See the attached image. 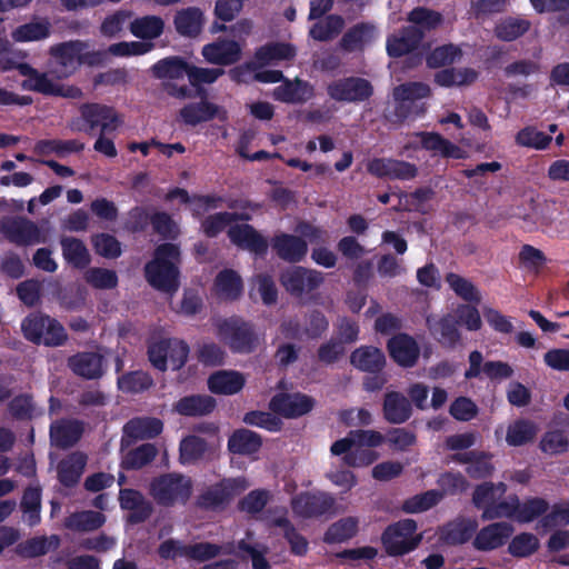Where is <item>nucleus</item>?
I'll return each mask as SVG.
<instances>
[{
    "label": "nucleus",
    "instance_id": "7",
    "mask_svg": "<svg viewBox=\"0 0 569 569\" xmlns=\"http://www.w3.org/2000/svg\"><path fill=\"white\" fill-rule=\"evenodd\" d=\"M418 529L413 519H402L389 525L381 535V543L390 557L407 555L421 542L422 536L416 535Z\"/></svg>",
    "mask_w": 569,
    "mask_h": 569
},
{
    "label": "nucleus",
    "instance_id": "52",
    "mask_svg": "<svg viewBox=\"0 0 569 569\" xmlns=\"http://www.w3.org/2000/svg\"><path fill=\"white\" fill-rule=\"evenodd\" d=\"M273 525L282 529L283 538L290 546V552L295 556H306L309 550V542L293 526L287 517H278Z\"/></svg>",
    "mask_w": 569,
    "mask_h": 569
},
{
    "label": "nucleus",
    "instance_id": "32",
    "mask_svg": "<svg viewBox=\"0 0 569 569\" xmlns=\"http://www.w3.org/2000/svg\"><path fill=\"white\" fill-rule=\"evenodd\" d=\"M350 363L367 373H381L387 360L383 351L375 346H361L350 355Z\"/></svg>",
    "mask_w": 569,
    "mask_h": 569
},
{
    "label": "nucleus",
    "instance_id": "50",
    "mask_svg": "<svg viewBox=\"0 0 569 569\" xmlns=\"http://www.w3.org/2000/svg\"><path fill=\"white\" fill-rule=\"evenodd\" d=\"M209 445L206 439L189 435L179 445V460L182 465H193L203 459Z\"/></svg>",
    "mask_w": 569,
    "mask_h": 569
},
{
    "label": "nucleus",
    "instance_id": "6",
    "mask_svg": "<svg viewBox=\"0 0 569 569\" xmlns=\"http://www.w3.org/2000/svg\"><path fill=\"white\" fill-rule=\"evenodd\" d=\"M217 330L220 339L233 353H252L259 345L254 325L241 317L233 316L221 320Z\"/></svg>",
    "mask_w": 569,
    "mask_h": 569
},
{
    "label": "nucleus",
    "instance_id": "43",
    "mask_svg": "<svg viewBox=\"0 0 569 569\" xmlns=\"http://www.w3.org/2000/svg\"><path fill=\"white\" fill-rule=\"evenodd\" d=\"M250 218V214L243 212H217L201 221V230L207 238H216L232 222L248 221Z\"/></svg>",
    "mask_w": 569,
    "mask_h": 569
},
{
    "label": "nucleus",
    "instance_id": "37",
    "mask_svg": "<svg viewBox=\"0 0 569 569\" xmlns=\"http://www.w3.org/2000/svg\"><path fill=\"white\" fill-rule=\"evenodd\" d=\"M383 418L392 425L406 422L412 415L410 401L398 391H389L383 399Z\"/></svg>",
    "mask_w": 569,
    "mask_h": 569
},
{
    "label": "nucleus",
    "instance_id": "22",
    "mask_svg": "<svg viewBox=\"0 0 569 569\" xmlns=\"http://www.w3.org/2000/svg\"><path fill=\"white\" fill-rule=\"evenodd\" d=\"M493 455L488 451L470 450L466 452H457L451 456V460L468 465L466 473L472 479H486L492 476L495 466L492 463Z\"/></svg>",
    "mask_w": 569,
    "mask_h": 569
},
{
    "label": "nucleus",
    "instance_id": "31",
    "mask_svg": "<svg viewBox=\"0 0 569 569\" xmlns=\"http://www.w3.org/2000/svg\"><path fill=\"white\" fill-rule=\"evenodd\" d=\"M420 139L421 148L432 151L446 159L461 160L467 158V151L443 138L438 132L420 131L417 133Z\"/></svg>",
    "mask_w": 569,
    "mask_h": 569
},
{
    "label": "nucleus",
    "instance_id": "56",
    "mask_svg": "<svg viewBox=\"0 0 569 569\" xmlns=\"http://www.w3.org/2000/svg\"><path fill=\"white\" fill-rule=\"evenodd\" d=\"M443 499V492L431 489L407 498L401 506L406 513H420L436 507Z\"/></svg>",
    "mask_w": 569,
    "mask_h": 569
},
{
    "label": "nucleus",
    "instance_id": "48",
    "mask_svg": "<svg viewBox=\"0 0 569 569\" xmlns=\"http://www.w3.org/2000/svg\"><path fill=\"white\" fill-rule=\"evenodd\" d=\"M345 27V19L340 14H327L323 20L313 23L309 37L316 41L327 42L338 37Z\"/></svg>",
    "mask_w": 569,
    "mask_h": 569
},
{
    "label": "nucleus",
    "instance_id": "34",
    "mask_svg": "<svg viewBox=\"0 0 569 569\" xmlns=\"http://www.w3.org/2000/svg\"><path fill=\"white\" fill-rule=\"evenodd\" d=\"M244 385L243 373L236 370H218L208 378V389L214 395H236L243 389Z\"/></svg>",
    "mask_w": 569,
    "mask_h": 569
},
{
    "label": "nucleus",
    "instance_id": "21",
    "mask_svg": "<svg viewBox=\"0 0 569 569\" xmlns=\"http://www.w3.org/2000/svg\"><path fill=\"white\" fill-rule=\"evenodd\" d=\"M202 56L209 63L231 66L241 59L242 48L234 40L218 38L216 41L203 46Z\"/></svg>",
    "mask_w": 569,
    "mask_h": 569
},
{
    "label": "nucleus",
    "instance_id": "25",
    "mask_svg": "<svg viewBox=\"0 0 569 569\" xmlns=\"http://www.w3.org/2000/svg\"><path fill=\"white\" fill-rule=\"evenodd\" d=\"M279 259L289 263L301 262L308 253V242L299 236L281 232L271 240Z\"/></svg>",
    "mask_w": 569,
    "mask_h": 569
},
{
    "label": "nucleus",
    "instance_id": "44",
    "mask_svg": "<svg viewBox=\"0 0 569 569\" xmlns=\"http://www.w3.org/2000/svg\"><path fill=\"white\" fill-rule=\"evenodd\" d=\"M64 260L77 269H84L91 261L90 253L82 240L73 237H62L60 240Z\"/></svg>",
    "mask_w": 569,
    "mask_h": 569
},
{
    "label": "nucleus",
    "instance_id": "5",
    "mask_svg": "<svg viewBox=\"0 0 569 569\" xmlns=\"http://www.w3.org/2000/svg\"><path fill=\"white\" fill-rule=\"evenodd\" d=\"M23 337L46 347H60L68 340L64 327L54 318L40 311L29 313L21 322Z\"/></svg>",
    "mask_w": 569,
    "mask_h": 569
},
{
    "label": "nucleus",
    "instance_id": "4",
    "mask_svg": "<svg viewBox=\"0 0 569 569\" xmlns=\"http://www.w3.org/2000/svg\"><path fill=\"white\" fill-rule=\"evenodd\" d=\"M249 488L243 476L222 478L203 489L196 499V506L204 511L221 512Z\"/></svg>",
    "mask_w": 569,
    "mask_h": 569
},
{
    "label": "nucleus",
    "instance_id": "38",
    "mask_svg": "<svg viewBox=\"0 0 569 569\" xmlns=\"http://www.w3.org/2000/svg\"><path fill=\"white\" fill-rule=\"evenodd\" d=\"M297 54L296 48L287 42H268L254 51V62L258 68L277 61L292 60Z\"/></svg>",
    "mask_w": 569,
    "mask_h": 569
},
{
    "label": "nucleus",
    "instance_id": "17",
    "mask_svg": "<svg viewBox=\"0 0 569 569\" xmlns=\"http://www.w3.org/2000/svg\"><path fill=\"white\" fill-rule=\"evenodd\" d=\"M483 356L480 351L473 350L469 353V368L465 372V378L470 380L478 378L481 372L490 380L509 379L513 376V369L508 362L500 360H489L482 365Z\"/></svg>",
    "mask_w": 569,
    "mask_h": 569
},
{
    "label": "nucleus",
    "instance_id": "63",
    "mask_svg": "<svg viewBox=\"0 0 569 569\" xmlns=\"http://www.w3.org/2000/svg\"><path fill=\"white\" fill-rule=\"evenodd\" d=\"M407 20L411 22V26H416L426 31L436 30L443 21V17L440 12L426 7L413 8L407 17Z\"/></svg>",
    "mask_w": 569,
    "mask_h": 569
},
{
    "label": "nucleus",
    "instance_id": "33",
    "mask_svg": "<svg viewBox=\"0 0 569 569\" xmlns=\"http://www.w3.org/2000/svg\"><path fill=\"white\" fill-rule=\"evenodd\" d=\"M377 36L376 27L370 22H359L349 28L339 41L340 48L346 52L363 51Z\"/></svg>",
    "mask_w": 569,
    "mask_h": 569
},
{
    "label": "nucleus",
    "instance_id": "10",
    "mask_svg": "<svg viewBox=\"0 0 569 569\" xmlns=\"http://www.w3.org/2000/svg\"><path fill=\"white\" fill-rule=\"evenodd\" d=\"M279 281L290 296L301 298L317 290L325 282V277L316 269L291 266L281 271Z\"/></svg>",
    "mask_w": 569,
    "mask_h": 569
},
{
    "label": "nucleus",
    "instance_id": "1",
    "mask_svg": "<svg viewBox=\"0 0 569 569\" xmlns=\"http://www.w3.org/2000/svg\"><path fill=\"white\" fill-rule=\"evenodd\" d=\"M181 251L178 244L164 242L156 247L144 266L147 282L158 291L173 295L180 287Z\"/></svg>",
    "mask_w": 569,
    "mask_h": 569
},
{
    "label": "nucleus",
    "instance_id": "61",
    "mask_svg": "<svg viewBox=\"0 0 569 569\" xmlns=\"http://www.w3.org/2000/svg\"><path fill=\"white\" fill-rule=\"evenodd\" d=\"M551 141L552 137L550 134L539 131L533 126H527L520 129L515 137L517 146L535 150H546Z\"/></svg>",
    "mask_w": 569,
    "mask_h": 569
},
{
    "label": "nucleus",
    "instance_id": "2",
    "mask_svg": "<svg viewBox=\"0 0 569 569\" xmlns=\"http://www.w3.org/2000/svg\"><path fill=\"white\" fill-rule=\"evenodd\" d=\"M385 442V436L377 430H350L345 438L335 441L330 447L333 456H342V462L352 468L372 465L379 455L372 448Z\"/></svg>",
    "mask_w": 569,
    "mask_h": 569
},
{
    "label": "nucleus",
    "instance_id": "47",
    "mask_svg": "<svg viewBox=\"0 0 569 569\" xmlns=\"http://www.w3.org/2000/svg\"><path fill=\"white\" fill-rule=\"evenodd\" d=\"M214 287L221 298L234 301L242 293L243 282L234 270L224 269L217 274Z\"/></svg>",
    "mask_w": 569,
    "mask_h": 569
},
{
    "label": "nucleus",
    "instance_id": "54",
    "mask_svg": "<svg viewBox=\"0 0 569 569\" xmlns=\"http://www.w3.org/2000/svg\"><path fill=\"white\" fill-rule=\"evenodd\" d=\"M51 23L47 19L30 21L17 27L12 31V39L17 42H31L49 38Z\"/></svg>",
    "mask_w": 569,
    "mask_h": 569
},
{
    "label": "nucleus",
    "instance_id": "13",
    "mask_svg": "<svg viewBox=\"0 0 569 569\" xmlns=\"http://www.w3.org/2000/svg\"><path fill=\"white\" fill-rule=\"evenodd\" d=\"M316 405V400L302 392H279L270 402V410L287 419H295L309 413Z\"/></svg>",
    "mask_w": 569,
    "mask_h": 569
},
{
    "label": "nucleus",
    "instance_id": "16",
    "mask_svg": "<svg viewBox=\"0 0 569 569\" xmlns=\"http://www.w3.org/2000/svg\"><path fill=\"white\" fill-rule=\"evenodd\" d=\"M425 39L421 28L405 26L387 37L386 51L390 58H401L415 52Z\"/></svg>",
    "mask_w": 569,
    "mask_h": 569
},
{
    "label": "nucleus",
    "instance_id": "62",
    "mask_svg": "<svg viewBox=\"0 0 569 569\" xmlns=\"http://www.w3.org/2000/svg\"><path fill=\"white\" fill-rule=\"evenodd\" d=\"M462 56L461 49L453 44H442L436 47L426 57V63L430 69H438L449 66Z\"/></svg>",
    "mask_w": 569,
    "mask_h": 569
},
{
    "label": "nucleus",
    "instance_id": "46",
    "mask_svg": "<svg viewBox=\"0 0 569 569\" xmlns=\"http://www.w3.org/2000/svg\"><path fill=\"white\" fill-rule=\"evenodd\" d=\"M359 527L356 517H345L331 523L323 535V542L327 545L341 543L352 539Z\"/></svg>",
    "mask_w": 569,
    "mask_h": 569
},
{
    "label": "nucleus",
    "instance_id": "45",
    "mask_svg": "<svg viewBox=\"0 0 569 569\" xmlns=\"http://www.w3.org/2000/svg\"><path fill=\"white\" fill-rule=\"evenodd\" d=\"M189 64L183 58L173 56L157 61L151 67L152 76L161 80H178L188 76Z\"/></svg>",
    "mask_w": 569,
    "mask_h": 569
},
{
    "label": "nucleus",
    "instance_id": "3",
    "mask_svg": "<svg viewBox=\"0 0 569 569\" xmlns=\"http://www.w3.org/2000/svg\"><path fill=\"white\" fill-rule=\"evenodd\" d=\"M193 483L190 477L179 472H168L154 477L149 493L160 507L184 506L192 495Z\"/></svg>",
    "mask_w": 569,
    "mask_h": 569
},
{
    "label": "nucleus",
    "instance_id": "40",
    "mask_svg": "<svg viewBox=\"0 0 569 569\" xmlns=\"http://www.w3.org/2000/svg\"><path fill=\"white\" fill-rule=\"evenodd\" d=\"M262 447V438L257 432L249 429H237L228 439V450L232 455L251 456Z\"/></svg>",
    "mask_w": 569,
    "mask_h": 569
},
{
    "label": "nucleus",
    "instance_id": "9",
    "mask_svg": "<svg viewBox=\"0 0 569 569\" xmlns=\"http://www.w3.org/2000/svg\"><path fill=\"white\" fill-rule=\"evenodd\" d=\"M375 93L372 83L362 77L349 76L331 81L327 94L337 102L362 103Z\"/></svg>",
    "mask_w": 569,
    "mask_h": 569
},
{
    "label": "nucleus",
    "instance_id": "30",
    "mask_svg": "<svg viewBox=\"0 0 569 569\" xmlns=\"http://www.w3.org/2000/svg\"><path fill=\"white\" fill-rule=\"evenodd\" d=\"M313 96V87L308 81L299 78L293 80L286 78L283 82L273 90L274 100L283 103H305Z\"/></svg>",
    "mask_w": 569,
    "mask_h": 569
},
{
    "label": "nucleus",
    "instance_id": "8",
    "mask_svg": "<svg viewBox=\"0 0 569 569\" xmlns=\"http://www.w3.org/2000/svg\"><path fill=\"white\" fill-rule=\"evenodd\" d=\"M80 118L74 122L73 129L92 134L97 129L100 133H110L117 130L122 120L113 107L91 102L83 103Z\"/></svg>",
    "mask_w": 569,
    "mask_h": 569
},
{
    "label": "nucleus",
    "instance_id": "24",
    "mask_svg": "<svg viewBox=\"0 0 569 569\" xmlns=\"http://www.w3.org/2000/svg\"><path fill=\"white\" fill-rule=\"evenodd\" d=\"M87 47L88 44L82 40H70L52 46L49 53L57 63L63 67L66 73H72L86 62L83 51Z\"/></svg>",
    "mask_w": 569,
    "mask_h": 569
},
{
    "label": "nucleus",
    "instance_id": "60",
    "mask_svg": "<svg viewBox=\"0 0 569 569\" xmlns=\"http://www.w3.org/2000/svg\"><path fill=\"white\" fill-rule=\"evenodd\" d=\"M537 433L536 425L526 419H518L509 425L506 441L509 446L519 447L533 440Z\"/></svg>",
    "mask_w": 569,
    "mask_h": 569
},
{
    "label": "nucleus",
    "instance_id": "12",
    "mask_svg": "<svg viewBox=\"0 0 569 569\" xmlns=\"http://www.w3.org/2000/svg\"><path fill=\"white\" fill-rule=\"evenodd\" d=\"M336 499L327 492H301L291 501L293 512L303 518H320L333 511Z\"/></svg>",
    "mask_w": 569,
    "mask_h": 569
},
{
    "label": "nucleus",
    "instance_id": "29",
    "mask_svg": "<svg viewBox=\"0 0 569 569\" xmlns=\"http://www.w3.org/2000/svg\"><path fill=\"white\" fill-rule=\"evenodd\" d=\"M457 325L458 321L451 315L441 318L433 316L426 318V326L430 335L446 348H455L461 339Z\"/></svg>",
    "mask_w": 569,
    "mask_h": 569
},
{
    "label": "nucleus",
    "instance_id": "28",
    "mask_svg": "<svg viewBox=\"0 0 569 569\" xmlns=\"http://www.w3.org/2000/svg\"><path fill=\"white\" fill-rule=\"evenodd\" d=\"M88 462V457L81 451H74L61 459L57 465V478L61 486L74 488L81 479Z\"/></svg>",
    "mask_w": 569,
    "mask_h": 569
},
{
    "label": "nucleus",
    "instance_id": "57",
    "mask_svg": "<svg viewBox=\"0 0 569 569\" xmlns=\"http://www.w3.org/2000/svg\"><path fill=\"white\" fill-rule=\"evenodd\" d=\"M519 497L510 495L506 500L495 501L481 513L482 520H495L500 518L513 519L518 522Z\"/></svg>",
    "mask_w": 569,
    "mask_h": 569
},
{
    "label": "nucleus",
    "instance_id": "11",
    "mask_svg": "<svg viewBox=\"0 0 569 569\" xmlns=\"http://www.w3.org/2000/svg\"><path fill=\"white\" fill-rule=\"evenodd\" d=\"M0 232L16 246L27 247L46 242L41 229L26 217H6L0 221Z\"/></svg>",
    "mask_w": 569,
    "mask_h": 569
},
{
    "label": "nucleus",
    "instance_id": "18",
    "mask_svg": "<svg viewBox=\"0 0 569 569\" xmlns=\"http://www.w3.org/2000/svg\"><path fill=\"white\" fill-rule=\"evenodd\" d=\"M478 526L475 518L457 517L439 528V540L450 547L462 546L471 540Z\"/></svg>",
    "mask_w": 569,
    "mask_h": 569
},
{
    "label": "nucleus",
    "instance_id": "35",
    "mask_svg": "<svg viewBox=\"0 0 569 569\" xmlns=\"http://www.w3.org/2000/svg\"><path fill=\"white\" fill-rule=\"evenodd\" d=\"M83 422L79 420H61L50 427L51 442L60 448L73 447L82 437Z\"/></svg>",
    "mask_w": 569,
    "mask_h": 569
},
{
    "label": "nucleus",
    "instance_id": "27",
    "mask_svg": "<svg viewBox=\"0 0 569 569\" xmlns=\"http://www.w3.org/2000/svg\"><path fill=\"white\" fill-rule=\"evenodd\" d=\"M68 368L87 380L99 379L103 375V357L93 351H81L67 360Z\"/></svg>",
    "mask_w": 569,
    "mask_h": 569
},
{
    "label": "nucleus",
    "instance_id": "51",
    "mask_svg": "<svg viewBox=\"0 0 569 569\" xmlns=\"http://www.w3.org/2000/svg\"><path fill=\"white\" fill-rule=\"evenodd\" d=\"M84 149V143L79 140H59V139H42L38 140L34 144V152L38 156H49L56 153L59 157L66 153L80 152Z\"/></svg>",
    "mask_w": 569,
    "mask_h": 569
},
{
    "label": "nucleus",
    "instance_id": "19",
    "mask_svg": "<svg viewBox=\"0 0 569 569\" xmlns=\"http://www.w3.org/2000/svg\"><path fill=\"white\" fill-rule=\"evenodd\" d=\"M515 528L506 521L492 522L477 531L472 546L478 551H492L502 547L512 536Z\"/></svg>",
    "mask_w": 569,
    "mask_h": 569
},
{
    "label": "nucleus",
    "instance_id": "39",
    "mask_svg": "<svg viewBox=\"0 0 569 569\" xmlns=\"http://www.w3.org/2000/svg\"><path fill=\"white\" fill-rule=\"evenodd\" d=\"M204 23L203 12L197 7H188L177 11L173 19L176 31L183 37H198Z\"/></svg>",
    "mask_w": 569,
    "mask_h": 569
},
{
    "label": "nucleus",
    "instance_id": "41",
    "mask_svg": "<svg viewBox=\"0 0 569 569\" xmlns=\"http://www.w3.org/2000/svg\"><path fill=\"white\" fill-rule=\"evenodd\" d=\"M60 539L52 535L50 538L46 536L32 537L17 543L14 552L22 559H32L47 555L51 549H57Z\"/></svg>",
    "mask_w": 569,
    "mask_h": 569
},
{
    "label": "nucleus",
    "instance_id": "14",
    "mask_svg": "<svg viewBox=\"0 0 569 569\" xmlns=\"http://www.w3.org/2000/svg\"><path fill=\"white\" fill-rule=\"evenodd\" d=\"M387 350L392 361L401 368H413L420 358V347L407 332H397L387 341Z\"/></svg>",
    "mask_w": 569,
    "mask_h": 569
},
{
    "label": "nucleus",
    "instance_id": "15",
    "mask_svg": "<svg viewBox=\"0 0 569 569\" xmlns=\"http://www.w3.org/2000/svg\"><path fill=\"white\" fill-rule=\"evenodd\" d=\"M367 171L377 178L390 180H411L418 174L416 164L392 158L371 159Z\"/></svg>",
    "mask_w": 569,
    "mask_h": 569
},
{
    "label": "nucleus",
    "instance_id": "53",
    "mask_svg": "<svg viewBox=\"0 0 569 569\" xmlns=\"http://www.w3.org/2000/svg\"><path fill=\"white\" fill-rule=\"evenodd\" d=\"M164 29L162 18L158 16H144L136 18L130 22V32L142 40H152L159 38Z\"/></svg>",
    "mask_w": 569,
    "mask_h": 569
},
{
    "label": "nucleus",
    "instance_id": "23",
    "mask_svg": "<svg viewBox=\"0 0 569 569\" xmlns=\"http://www.w3.org/2000/svg\"><path fill=\"white\" fill-rule=\"evenodd\" d=\"M119 503L121 509L130 511L127 520L131 525L144 522L153 512L152 503L137 489H121Z\"/></svg>",
    "mask_w": 569,
    "mask_h": 569
},
{
    "label": "nucleus",
    "instance_id": "55",
    "mask_svg": "<svg viewBox=\"0 0 569 569\" xmlns=\"http://www.w3.org/2000/svg\"><path fill=\"white\" fill-rule=\"evenodd\" d=\"M8 411L17 421H31L36 417L42 415V411L37 410L33 397L30 393H20L14 396L8 402Z\"/></svg>",
    "mask_w": 569,
    "mask_h": 569
},
{
    "label": "nucleus",
    "instance_id": "42",
    "mask_svg": "<svg viewBox=\"0 0 569 569\" xmlns=\"http://www.w3.org/2000/svg\"><path fill=\"white\" fill-rule=\"evenodd\" d=\"M106 520V516L100 511H74L64 519V527L74 532H91L100 529Z\"/></svg>",
    "mask_w": 569,
    "mask_h": 569
},
{
    "label": "nucleus",
    "instance_id": "20",
    "mask_svg": "<svg viewBox=\"0 0 569 569\" xmlns=\"http://www.w3.org/2000/svg\"><path fill=\"white\" fill-rule=\"evenodd\" d=\"M227 233L230 241L240 249L248 250L259 257H263L268 251L267 239L251 224L230 226Z\"/></svg>",
    "mask_w": 569,
    "mask_h": 569
},
{
    "label": "nucleus",
    "instance_id": "49",
    "mask_svg": "<svg viewBox=\"0 0 569 569\" xmlns=\"http://www.w3.org/2000/svg\"><path fill=\"white\" fill-rule=\"evenodd\" d=\"M20 509L23 513L24 521L29 527H36L41 521V488L28 487L24 489Z\"/></svg>",
    "mask_w": 569,
    "mask_h": 569
},
{
    "label": "nucleus",
    "instance_id": "59",
    "mask_svg": "<svg viewBox=\"0 0 569 569\" xmlns=\"http://www.w3.org/2000/svg\"><path fill=\"white\" fill-rule=\"evenodd\" d=\"M550 505L542 497H528L523 501L519 500L518 522L530 523L536 519H541L549 510Z\"/></svg>",
    "mask_w": 569,
    "mask_h": 569
},
{
    "label": "nucleus",
    "instance_id": "58",
    "mask_svg": "<svg viewBox=\"0 0 569 569\" xmlns=\"http://www.w3.org/2000/svg\"><path fill=\"white\" fill-rule=\"evenodd\" d=\"M162 430L163 423L158 418L132 419L124 426L126 433L141 439L156 438Z\"/></svg>",
    "mask_w": 569,
    "mask_h": 569
},
{
    "label": "nucleus",
    "instance_id": "36",
    "mask_svg": "<svg viewBox=\"0 0 569 569\" xmlns=\"http://www.w3.org/2000/svg\"><path fill=\"white\" fill-rule=\"evenodd\" d=\"M217 407V401L209 395H190L180 398L173 410L183 417H203L210 415Z\"/></svg>",
    "mask_w": 569,
    "mask_h": 569
},
{
    "label": "nucleus",
    "instance_id": "26",
    "mask_svg": "<svg viewBox=\"0 0 569 569\" xmlns=\"http://www.w3.org/2000/svg\"><path fill=\"white\" fill-rule=\"evenodd\" d=\"M179 118L184 124L196 127L214 118L224 120L227 117L226 111L218 104L203 100L183 106L179 111Z\"/></svg>",
    "mask_w": 569,
    "mask_h": 569
},
{
    "label": "nucleus",
    "instance_id": "64",
    "mask_svg": "<svg viewBox=\"0 0 569 569\" xmlns=\"http://www.w3.org/2000/svg\"><path fill=\"white\" fill-rule=\"evenodd\" d=\"M538 525L543 530L569 526V500L553 503Z\"/></svg>",
    "mask_w": 569,
    "mask_h": 569
}]
</instances>
